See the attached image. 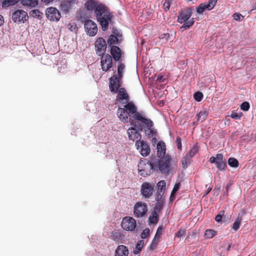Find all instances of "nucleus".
I'll list each match as a JSON object with an SVG mask.
<instances>
[{
    "label": "nucleus",
    "mask_w": 256,
    "mask_h": 256,
    "mask_svg": "<svg viewBox=\"0 0 256 256\" xmlns=\"http://www.w3.org/2000/svg\"><path fill=\"white\" fill-rule=\"evenodd\" d=\"M94 14L98 21L102 26V30H107L109 22L112 18V15L108 8L104 5L99 4L96 7Z\"/></svg>",
    "instance_id": "3"
},
{
    "label": "nucleus",
    "mask_w": 256,
    "mask_h": 256,
    "mask_svg": "<svg viewBox=\"0 0 256 256\" xmlns=\"http://www.w3.org/2000/svg\"><path fill=\"white\" fill-rule=\"evenodd\" d=\"M120 77L114 76L110 79V90L112 92L116 93L120 88Z\"/></svg>",
    "instance_id": "18"
},
{
    "label": "nucleus",
    "mask_w": 256,
    "mask_h": 256,
    "mask_svg": "<svg viewBox=\"0 0 256 256\" xmlns=\"http://www.w3.org/2000/svg\"><path fill=\"white\" fill-rule=\"evenodd\" d=\"M230 186H231V184H228L226 185V190L227 192H228V190L229 188L230 187Z\"/></svg>",
    "instance_id": "59"
},
{
    "label": "nucleus",
    "mask_w": 256,
    "mask_h": 256,
    "mask_svg": "<svg viewBox=\"0 0 256 256\" xmlns=\"http://www.w3.org/2000/svg\"><path fill=\"white\" fill-rule=\"evenodd\" d=\"M101 56L100 66L104 72H108L112 66V56L109 54H104Z\"/></svg>",
    "instance_id": "13"
},
{
    "label": "nucleus",
    "mask_w": 256,
    "mask_h": 256,
    "mask_svg": "<svg viewBox=\"0 0 256 256\" xmlns=\"http://www.w3.org/2000/svg\"><path fill=\"white\" fill-rule=\"evenodd\" d=\"M147 210V205L146 203L138 202L134 208V214L138 218L142 217L146 214Z\"/></svg>",
    "instance_id": "15"
},
{
    "label": "nucleus",
    "mask_w": 256,
    "mask_h": 256,
    "mask_svg": "<svg viewBox=\"0 0 256 256\" xmlns=\"http://www.w3.org/2000/svg\"><path fill=\"white\" fill-rule=\"evenodd\" d=\"M203 98V94L201 92H196L194 94V98L197 102H200Z\"/></svg>",
    "instance_id": "42"
},
{
    "label": "nucleus",
    "mask_w": 256,
    "mask_h": 256,
    "mask_svg": "<svg viewBox=\"0 0 256 256\" xmlns=\"http://www.w3.org/2000/svg\"><path fill=\"white\" fill-rule=\"evenodd\" d=\"M136 146L142 156H146L150 154V148L146 142L143 140L138 141L136 142Z\"/></svg>",
    "instance_id": "16"
},
{
    "label": "nucleus",
    "mask_w": 256,
    "mask_h": 256,
    "mask_svg": "<svg viewBox=\"0 0 256 256\" xmlns=\"http://www.w3.org/2000/svg\"><path fill=\"white\" fill-rule=\"evenodd\" d=\"M170 0H166L163 4L164 9L165 11H168L170 9Z\"/></svg>",
    "instance_id": "49"
},
{
    "label": "nucleus",
    "mask_w": 256,
    "mask_h": 256,
    "mask_svg": "<svg viewBox=\"0 0 256 256\" xmlns=\"http://www.w3.org/2000/svg\"><path fill=\"white\" fill-rule=\"evenodd\" d=\"M208 112L206 110H202L197 114L198 120L201 122L204 121L207 118Z\"/></svg>",
    "instance_id": "24"
},
{
    "label": "nucleus",
    "mask_w": 256,
    "mask_h": 256,
    "mask_svg": "<svg viewBox=\"0 0 256 256\" xmlns=\"http://www.w3.org/2000/svg\"><path fill=\"white\" fill-rule=\"evenodd\" d=\"M118 41L117 38L114 36H110L108 39V42L110 44H114Z\"/></svg>",
    "instance_id": "51"
},
{
    "label": "nucleus",
    "mask_w": 256,
    "mask_h": 256,
    "mask_svg": "<svg viewBox=\"0 0 256 256\" xmlns=\"http://www.w3.org/2000/svg\"><path fill=\"white\" fill-rule=\"evenodd\" d=\"M21 3L24 6L34 8L38 4V0H21Z\"/></svg>",
    "instance_id": "23"
},
{
    "label": "nucleus",
    "mask_w": 256,
    "mask_h": 256,
    "mask_svg": "<svg viewBox=\"0 0 256 256\" xmlns=\"http://www.w3.org/2000/svg\"><path fill=\"white\" fill-rule=\"evenodd\" d=\"M208 185H206V188H208V191L205 194L204 196H206L212 190V188L210 186L208 187Z\"/></svg>",
    "instance_id": "57"
},
{
    "label": "nucleus",
    "mask_w": 256,
    "mask_h": 256,
    "mask_svg": "<svg viewBox=\"0 0 256 256\" xmlns=\"http://www.w3.org/2000/svg\"><path fill=\"white\" fill-rule=\"evenodd\" d=\"M228 164L231 167L236 168L238 166V162L236 159L230 158L228 160Z\"/></svg>",
    "instance_id": "33"
},
{
    "label": "nucleus",
    "mask_w": 256,
    "mask_h": 256,
    "mask_svg": "<svg viewBox=\"0 0 256 256\" xmlns=\"http://www.w3.org/2000/svg\"><path fill=\"white\" fill-rule=\"evenodd\" d=\"M150 232V229L148 228L144 230L140 234V237L143 239L146 238L149 235Z\"/></svg>",
    "instance_id": "43"
},
{
    "label": "nucleus",
    "mask_w": 256,
    "mask_h": 256,
    "mask_svg": "<svg viewBox=\"0 0 256 256\" xmlns=\"http://www.w3.org/2000/svg\"><path fill=\"white\" fill-rule=\"evenodd\" d=\"M163 230V228L162 226H159L158 228L157 229L156 235V236H158L160 238V236L161 235V234Z\"/></svg>",
    "instance_id": "52"
},
{
    "label": "nucleus",
    "mask_w": 256,
    "mask_h": 256,
    "mask_svg": "<svg viewBox=\"0 0 256 256\" xmlns=\"http://www.w3.org/2000/svg\"><path fill=\"white\" fill-rule=\"evenodd\" d=\"M107 46L105 40L102 38H98L95 42L96 54L98 56L105 54Z\"/></svg>",
    "instance_id": "14"
},
{
    "label": "nucleus",
    "mask_w": 256,
    "mask_h": 256,
    "mask_svg": "<svg viewBox=\"0 0 256 256\" xmlns=\"http://www.w3.org/2000/svg\"><path fill=\"white\" fill-rule=\"evenodd\" d=\"M54 0H42V2L43 3L46 4H49L50 2L54 1Z\"/></svg>",
    "instance_id": "56"
},
{
    "label": "nucleus",
    "mask_w": 256,
    "mask_h": 256,
    "mask_svg": "<svg viewBox=\"0 0 256 256\" xmlns=\"http://www.w3.org/2000/svg\"><path fill=\"white\" fill-rule=\"evenodd\" d=\"M46 18L52 21H58L60 18V12L55 8L50 7L46 9Z\"/></svg>",
    "instance_id": "17"
},
{
    "label": "nucleus",
    "mask_w": 256,
    "mask_h": 256,
    "mask_svg": "<svg viewBox=\"0 0 256 256\" xmlns=\"http://www.w3.org/2000/svg\"><path fill=\"white\" fill-rule=\"evenodd\" d=\"M192 13L191 8L183 9L179 12L178 16V21L180 24L184 23L181 26V28H183L186 30L190 28L194 24V18L189 20L192 16Z\"/></svg>",
    "instance_id": "4"
},
{
    "label": "nucleus",
    "mask_w": 256,
    "mask_h": 256,
    "mask_svg": "<svg viewBox=\"0 0 256 256\" xmlns=\"http://www.w3.org/2000/svg\"><path fill=\"white\" fill-rule=\"evenodd\" d=\"M130 110V112L132 115V118L136 120L140 124L139 129L142 130L144 129V132L146 136L148 138L152 137L156 133V131L154 128V123L150 118H146L142 113L137 111V108H136L132 104H130L128 106Z\"/></svg>",
    "instance_id": "2"
},
{
    "label": "nucleus",
    "mask_w": 256,
    "mask_h": 256,
    "mask_svg": "<svg viewBox=\"0 0 256 256\" xmlns=\"http://www.w3.org/2000/svg\"><path fill=\"white\" fill-rule=\"evenodd\" d=\"M206 10H207L204 3L200 4L197 8H196V12L198 14H202L204 11Z\"/></svg>",
    "instance_id": "40"
},
{
    "label": "nucleus",
    "mask_w": 256,
    "mask_h": 256,
    "mask_svg": "<svg viewBox=\"0 0 256 256\" xmlns=\"http://www.w3.org/2000/svg\"><path fill=\"white\" fill-rule=\"evenodd\" d=\"M162 78V76H158V80H161Z\"/></svg>",
    "instance_id": "60"
},
{
    "label": "nucleus",
    "mask_w": 256,
    "mask_h": 256,
    "mask_svg": "<svg viewBox=\"0 0 256 256\" xmlns=\"http://www.w3.org/2000/svg\"><path fill=\"white\" fill-rule=\"evenodd\" d=\"M144 242L142 240H139L136 246V249L134 251V254H138L141 250Z\"/></svg>",
    "instance_id": "32"
},
{
    "label": "nucleus",
    "mask_w": 256,
    "mask_h": 256,
    "mask_svg": "<svg viewBox=\"0 0 256 256\" xmlns=\"http://www.w3.org/2000/svg\"><path fill=\"white\" fill-rule=\"evenodd\" d=\"M110 54L115 61H118L122 56L120 49L117 46H112Z\"/></svg>",
    "instance_id": "19"
},
{
    "label": "nucleus",
    "mask_w": 256,
    "mask_h": 256,
    "mask_svg": "<svg viewBox=\"0 0 256 256\" xmlns=\"http://www.w3.org/2000/svg\"><path fill=\"white\" fill-rule=\"evenodd\" d=\"M230 116H227L226 117V120H228V118L230 117Z\"/></svg>",
    "instance_id": "61"
},
{
    "label": "nucleus",
    "mask_w": 256,
    "mask_h": 256,
    "mask_svg": "<svg viewBox=\"0 0 256 256\" xmlns=\"http://www.w3.org/2000/svg\"><path fill=\"white\" fill-rule=\"evenodd\" d=\"M158 214L156 212H152L149 217L150 222L153 224H156L158 221Z\"/></svg>",
    "instance_id": "30"
},
{
    "label": "nucleus",
    "mask_w": 256,
    "mask_h": 256,
    "mask_svg": "<svg viewBox=\"0 0 256 256\" xmlns=\"http://www.w3.org/2000/svg\"><path fill=\"white\" fill-rule=\"evenodd\" d=\"M128 254V248L123 245L118 246L116 250V256H127Z\"/></svg>",
    "instance_id": "21"
},
{
    "label": "nucleus",
    "mask_w": 256,
    "mask_h": 256,
    "mask_svg": "<svg viewBox=\"0 0 256 256\" xmlns=\"http://www.w3.org/2000/svg\"><path fill=\"white\" fill-rule=\"evenodd\" d=\"M157 191L164 192L166 189V182L164 180H160L157 184Z\"/></svg>",
    "instance_id": "31"
},
{
    "label": "nucleus",
    "mask_w": 256,
    "mask_h": 256,
    "mask_svg": "<svg viewBox=\"0 0 256 256\" xmlns=\"http://www.w3.org/2000/svg\"><path fill=\"white\" fill-rule=\"evenodd\" d=\"M242 116V114L241 113H237L234 112V111H232V114L230 116V117L232 118L235 119V120H239Z\"/></svg>",
    "instance_id": "45"
},
{
    "label": "nucleus",
    "mask_w": 256,
    "mask_h": 256,
    "mask_svg": "<svg viewBox=\"0 0 256 256\" xmlns=\"http://www.w3.org/2000/svg\"><path fill=\"white\" fill-rule=\"evenodd\" d=\"M160 238L158 236H154L152 243L150 244V248L152 250H154L156 246L158 240Z\"/></svg>",
    "instance_id": "39"
},
{
    "label": "nucleus",
    "mask_w": 256,
    "mask_h": 256,
    "mask_svg": "<svg viewBox=\"0 0 256 256\" xmlns=\"http://www.w3.org/2000/svg\"><path fill=\"white\" fill-rule=\"evenodd\" d=\"M216 232L212 229L206 230L204 232V236L207 238H212L216 235Z\"/></svg>",
    "instance_id": "26"
},
{
    "label": "nucleus",
    "mask_w": 256,
    "mask_h": 256,
    "mask_svg": "<svg viewBox=\"0 0 256 256\" xmlns=\"http://www.w3.org/2000/svg\"><path fill=\"white\" fill-rule=\"evenodd\" d=\"M39 11L38 10H32V12H31V14L33 16H34L36 14V16L37 14V13H39Z\"/></svg>",
    "instance_id": "54"
},
{
    "label": "nucleus",
    "mask_w": 256,
    "mask_h": 256,
    "mask_svg": "<svg viewBox=\"0 0 256 256\" xmlns=\"http://www.w3.org/2000/svg\"><path fill=\"white\" fill-rule=\"evenodd\" d=\"M84 27L86 34L90 36H96L98 32V26L95 22L90 20L85 21Z\"/></svg>",
    "instance_id": "9"
},
{
    "label": "nucleus",
    "mask_w": 256,
    "mask_h": 256,
    "mask_svg": "<svg viewBox=\"0 0 256 256\" xmlns=\"http://www.w3.org/2000/svg\"><path fill=\"white\" fill-rule=\"evenodd\" d=\"M4 23V19L3 16L0 14V26Z\"/></svg>",
    "instance_id": "55"
},
{
    "label": "nucleus",
    "mask_w": 256,
    "mask_h": 256,
    "mask_svg": "<svg viewBox=\"0 0 256 256\" xmlns=\"http://www.w3.org/2000/svg\"><path fill=\"white\" fill-rule=\"evenodd\" d=\"M176 142L177 143L178 148L179 150H182V145L181 142V138L180 137H177Z\"/></svg>",
    "instance_id": "53"
},
{
    "label": "nucleus",
    "mask_w": 256,
    "mask_h": 256,
    "mask_svg": "<svg viewBox=\"0 0 256 256\" xmlns=\"http://www.w3.org/2000/svg\"><path fill=\"white\" fill-rule=\"evenodd\" d=\"M154 191V186L152 184L145 182L141 186V194L145 198H149L152 195Z\"/></svg>",
    "instance_id": "11"
},
{
    "label": "nucleus",
    "mask_w": 256,
    "mask_h": 256,
    "mask_svg": "<svg viewBox=\"0 0 256 256\" xmlns=\"http://www.w3.org/2000/svg\"><path fill=\"white\" fill-rule=\"evenodd\" d=\"M169 34H164L161 36L162 38H166V39H168V38Z\"/></svg>",
    "instance_id": "58"
},
{
    "label": "nucleus",
    "mask_w": 256,
    "mask_h": 256,
    "mask_svg": "<svg viewBox=\"0 0 256 256\" xmlns=\"http://www.w3.org/2000/svg\"><path fill=\"white\" fill-rule=\"evenodd\" d=\"M224 210H221L219 214L216 216L215 220L216 222H221L222 216H224Z\"/></svg>",
    "instance_id": "46"
},
{
    "label": "nucleus",
    "mask_w": 256,
    "mask_h": 256,
    "mask_svg": "<svg viewBox=\"0 0 256 256\" xmlns=\"http://www.w3.org/2000/svg\"><path fill=\"white\" fill-rule=\"evenodd\" d=\"M190 158L186 155L182 160V164L183 168H186L190 162Z\"/></svg>",
    "instance_id": "38"
},
{
    "label": "nucleus",
    "mask_w": 256,
    "mask_h": 256,
    "mask_svg": "<svg viewBox=\"0 0 256 256\" xmlns=\"http://www.w3.org/2000/svg\"><path fill=\"white\" fill-rule=\"evenodd\" d=\"M198 150V146L196 145L193 146L192 148L189 151V152L186 154L190 158L194 156Z\"/></svg>",
    "instance_id": "34"
},
{
    "label": "nucleus",
    "mask_w": 256,
    "mask_h": 256,
    "mask_svg": "<svg viewBox=\"0 0 256 256\" xmlns=\"http://www.w3.org/2000/svg\"><path fill=\"white\" fill-rule=\"evenodd\" d=\"M132 118H131V122H129L130 123L132 126L127 130V134L130 140H132V141H136V142L140 140L142 136L138 132L135 128L136 126V122H134Z\"/></svg>",
    "instance_id": "7"
},
{
    "label": "nucleus",
    "mask_w": 256,
    "mask_h": 256,
    "mask_svg": "<svg viewBox=\"0 0 256 256\" xmlns=\"http://www.w3.org/2000/svg\"><path fill=\"white\" fill-rule=\"evenodd\" d=\"M209 162L211 164L215 163L217 168L220 171L225 170L226 164L222 154H216V156L210 157L209 159Z\"/></svg>",
    "instance_id": "8"
},
{
    "label": "nucleus",
    "mask_w": 256,
    "mask_h": 256,
    "mask_svg": "<svg viewBox=\"0 0 256 256\" xmlns=\"http://www.w3.org/2000/svg\"><path fill=\"white\" fill-rule=\"evenodd\" d=\"M138 166V174L144 177L150 176L153 169L156 168L152 160V162L146 160H142L139 162Z\"/></svg>",
    "instance_id": "6"
},
{
    "label": "nucleus",
    "mask_w": 256,
    "mask_h": 256,
    "mask_svg": "<svg viewBox=\"0 0 256 256\" xmlns=\"http://www.w3.org/2000/svg\"><path fill=\"white\" fill-rule=\"evenodd\" d=\"M186 234V231L184 230L180 229L176 233V236L179 238H182Z\"/></svg>",
    "instance_id": "50"
},
{
    "label": "nucleus",
    "mask_w": 256,
    "mask_h": 256,
    "mask_svg": "<svg viewBox=\"0 0 256 256\" xmlns=\"http://www.w3.org/2000/svg\"><path fill=\"white\" fill-rule=\"evenodd\" d=\"M124 68H125V66L124 64H123L122 63L119 64L118 66V77H120V78H122V74H123V72L124 70Z\"/></svg>",
    "instance_id": "37"
},
{
    "label": "nucleus",
    "mask_w": 256,
    "mask_h": 256,
    "mask_svg": "<svg viewBox=\"0 0 256 256\" xmlns=\"http://www.w3.org/2000/svg\"><path fill=\"white\" fill-rule=\"evenodd\" d=\"M74 0L62 1L60 5V9L65 12H68L71 8L73 4H75Z\"/></svg>",
    "instance_id": "20"
},
{
    "label": "nucleus",
    "mask_w": 256,
    "mask_h": 256,
    "mask_svg": "<svg viewBox=\"0 0 256 256\" xmlns=\"http://www.w3.org/2000/svg\"><path fill=\"white\" fill-rule=\"evenodd\" d=\"M112 238L116 242H120L122 238V236L119 232H115L112 234Z\"/></svg>",
    "instance_id": "36"
},
{
    "label": "nucleus",
    "mask_w": 256,
    "mask_h": 256,
    "mask_svg": "<svg viewBox=\"0 0 256 256\" xmlns=\"http://www.w3.org/2000/svg\"><path fill=\"white\" fill-rule=\"evenodd\" d=\"M242 220V218L241 217H240V216H238L235 220V221L234 222L232 226V228L234 231H237L239 229L240 224Z\"/></svg>",
    "instance_id": "27"
},
{
    "label": "nucleus",
    "mask_w": 256,
    "mask_h": 256,
    "mask_svg": "<svg viewBox=\"0 0 256 256\" xmlns=\"http://www.w3.org/2000/svg\"><path fill=\"white\" fill-rule=\"evenodd\" d=\"M12 18L14 22L18 23H24L28 18V16L25 11L18 10L15 11L12 15Z\"/></svg>",
    "instance_id": "12"
},
{
    "label": "nucleus",
    "mask_w": 256,
    "mask_h": 256,
    "mask_svg": "<svg viewBox=\"0 0 256 256\" xmlns=\"http://www.w3.org/2000/svg\"><path fill=\"white\" fill-rule=\"evenodd\" d=\"M20 0H4L2 3V7L6 8L17 4Z\"/></svg>",
    "instance_id": "25"
},
{
    "label": "nucleus",
    "mask_w": 256,
    "mask_h": 256,
    "mask_svg": "<svg viewBox=\"0 0 256 256\" xmlns=\"http://www.w3.org/2000/svg\"><path fill=\"white\" fill-rule=\"evenodd\" d=\"M156 168H158L162 173L164 174H168L172 168L171 166V158L168 156H166L161 159L152 160Z\"/></svg>",
    "instance_id": "5"
},
{
    "label": "nucleus",
    "mask_w": 256,
    "mask_h": 256,
    "mask_svg": "<svg viewBox=\"0 0 256 256\" xmlns=\"http://www.w3.org/2000/svg\"><path fill=\"white\" fill-rule=\"evenodd\" d=\"M117 92V102L118 104H124V108H120L118 110L117 114L118 118L122 122L129 123V122H131L132 114H131L130 112L128 106L130 104H132L136 108V107L132 102H130L129 96L124 88H120Z\"/></svg>",
    "instance_id": "1"
},
{
    "label": "nucleus",
    "mask_w": 256,
    "mask_h": 256,
    "mask_svg": "<svg viewBox=\"0 0 256 256\" xmlns=\"http://www.w3.org/2000/svg\"><path fill=\"white\" fill-rule=\"evenodd\" d=\"M250 108V104L248 102H242L240 105V108L244 110V111H247Z\"/></svg>",
    "instance_id": "47"
},
{
    "label": "nucleus",
    "mask_w": 256,
    "mask_h": 256,
    "mask_svg": "<svg viewBox=\"0 0 256 256\" xmlns=\"http://www.w3.org/2000/svg\"><path fill=\"white\" fill-rule=\"evenodd\" d=\"M217 0H209L208 2H204L206 9L208 10H212L216 6Z\"/></svg>",
    "instance_id": "28"
},
{
    "label": "nucleus",
    "mask_w": 256,
    "mask_h": 256,
    "mask_svg": "<svg viewBox=\"0 0 256 256\" xmlns=\"http://www.w3.org/2000/svg\"><path fill=\"white\" fill-rule=\"evenodd\" d=\"M233 18L236 20L240 22L243 20L244 17L240 14L234 13L233 14Z\"/></svg>",
    "instance_id": "44"
},
{
    "label": "nucleus",
    "mask_w": 256,
    "mask_h": 256,
    "mask_svg": "<svg viewBox=\"0 0 256 256\" xmlns=\"http://www.w3.org/2000/svg\"><path fill=\"white\" fill-rule=\"evenodd\" d=\"M163 208V202L162 201H159L157 202L154 208V212H156V213L160 212Z\"/></svg>",
    "instance_id": "35"
},
{
    "label": "nucleus",
    "mask_w": 256,
    "mask_h": 256,
    "mask_svg": "<svg viewBox=\"0 0 256 256\" xmlns=\"http://www.w3.org/2000/svg\"><path fill=\"white\" fill-rule=\"evenodd\" d=\"M121 226L124 230L132 232L136 228V221L132 217L126 216L122 219Z\"/></svg>",
    "instance_id": "10"
},
{
    "label": "nucleus",
    "mask_w": 256,
    "mask_h": 256,
    "mask_svg": "<svg viewBox=\"0 0 256 256\" xmlns=\"http://www.w3.org/2000/svg\"><path fill=\"white\" fill-rule=\"evenodd\" d=\"M164 192H156V200L157 202H160L162 201V195L164 194Z\"/></svg>",
    "instance_id": "48"
},
{
    "label": "nucleus",
    "mask_w": 256,
    "mask_h": 256,
    "mask_svg": "<svg viewBox=\"0 0 256 256\" xmlns=\"http://www.w3.org/2000/svg\"><path fill=\"white\" fill-rule=\"evenodd\" d=\"M85 6L88 10H92L95 9L96 6L94 0H89L85 4Z\"/></svg>",
    "instance_id": "29"
},
{
    "label": "nucleus",
    "mask_w": 256,
    "mask_h": 256,
    "mask_svg": "<svg viewBox=\"0 0 256 256\" xmlns=\"http://www.w3.org/2000/svg\"><path fill=\"white\" fill-rule=\"evenodd\" d=\"M166 154V146L164 142H158L157 144V156L162 158Z\"/></svg>",
    "instance_id": "22"
},
{
    "label": "nucleus",
    "mask_w": 256,
    "mask_h": 256,
    "mask_svg": "<svg viewBox=\"0 0 256 256\" xmlns=\"http://www.w3.org/2000/svg\"><path fill=\"white\" fill-rule=\"evenodd\" d=\"M230 246H228V248L227 250H230Z\"/></svg>",
    "instance_id": "62"
},
{
    "label": "nucleus",
    "mask_w": 256,
    "mask_h": 256,
    "mask_svg": "<svg viewBox=\"0 0 256 256\" xmlns=\"http://www.w3.org/2000/svg\"><path fill=\"white\" fill-rule=\"evenodd\" d=\"M180 186V182L176 183L174 184L173 190L171 193V195H170L171 198L174 196L175 194L179 190Z\"/></svg>",
    "instance_id": "41"
}]
</instances>
